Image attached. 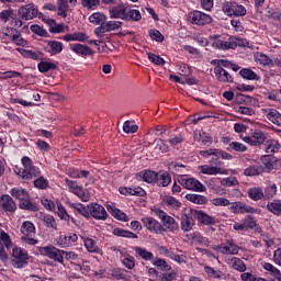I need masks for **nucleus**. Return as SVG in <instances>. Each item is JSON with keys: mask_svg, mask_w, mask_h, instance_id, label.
<instances>
[{"mask_svg": "<svg viewBox=\"0 0 281 281\" xmlns=\"http://www.w3.org/2000/svg\"><path fill=\"white\" fill-rule=\"evenodd\" d=\"M119 192L121 194H124L125 196H146V191L142 189V187H134V188L121 187L119 189Z\"/></svg>", "mask_w": 281, "mask_h": 281, "instance_id": "5701e85b", "label": "nucleus"}, {"mask_svg": "<svg viewBox=\"0 0 281 281\" xmlns=\"http://www.w3.org/2000/svg\"><path fill=\"white\" fill-rule=\"evenodd\" d=\"M59 240H61L64 245H67L69 247V245H75L78 241V235L74 233H68L66 235H61L59 237Z\"/></svg>", "mask_w": 281, "mask_h": 281, "instance_id": "09e8293b", "label": "nucleus"}, {"mask_svg": "<svg viewBox=\"0 0 281 281\" xmlns=\"http://www.w3.org/2000/svg\"><path fill=\"white\" fill-rule=\"evenodd\" d=\"M40 252L42 256H46V258L54 260V262H59V265L65 262V250H60L54 246L42 247Z\"/></svg>", "mask_w": 281, "mask_h": 281, "instance_id": "423d86ee", "label": "nucleus"}, {"mask_svg": "<svg viewBox=\"0 0 281 281\" xmlns=\"http://www.w3.org/2000/svg\"><path fill=\"white\" fill-rule=\"evenodd\" d=\"M66 186L69 188V191L72 194H76L81 201L87 203L91 199V194H89V191L87 189H83L78 182L66 179Z\"/></svg>", "mask_w": 281, "mask_h": 281, "instance_id": "6e6552de", "label": "nucleus"}, {"mask_svg": "<svg viewBox=\"0 0 281 281\" xmlns=\"http://www.w3.org/2000/svg\"><path fill=\"white\" fill-rule=\"evenodd\" d=\"M256 63H259V65L273 67V59L269 58V56L265 54L257 55Z\"/></svg>", "mask_w": 281, "mask_h": 281, "instance_id": "0e129e2a", "label": "nucleus"}, {"mask_svg": "<svg viewBox=\"0 0 281 281\" xmlns=\"http://www.w3.org/2000/svg\"><path fill=\"white\" fill-rule=\"evenodd\" d=\"M12 266L15 269H23L27 265L29 256H27V250L23 248L15 247L12 250Z\"/></svg>", "mask_w": 281, "mask_h": 281, "instance_id": "9d476101", "label": "nucleus"}, {"mask_svg": "<svg viewBox=\"0 0 281 281\" xmlns=\"http://www.w3.org/2000/svg\"><path fill=\"white\" fill-rule=\"evenodd\" d=\"M45 52L50 56H56L63 52V42L49 41L45 46Z\"/></svg>", "mask_w": 281, "mask_h": 281, "instance_id": "cd10ccee", "label": "nucleus"}, {"mask_svg": "<svg viewBox=\"0 0 281 281\" xmlns=\"http://www.w3.org/2000/svg\"><path fill=\"white\" fill-rule=\"evenodd\" d=\"M110 19H122V21H125L126 19V5L124 3H121L116 7H112L109 10Z\"/></svg>", "mask_w": 281, "mask_h": 281, "instance_id": "4be33fe9", "label": "nucleus"}, {"mask_svg": "<svg viewBox=\"0 0 281 281\" xmlns=\"http://www.w3.org/2000/svg\"><path fill=\"white\" fill-rule=\"evenodd\" d=\"M0 210L7 214H14L16 212V202L8 194L0 196Z\"/></svg>", "mask_w": 281, "mask_h": 281, "instance_id": "6ab92c4d", "label": "nucleus"}, {"mask_svg": "<svg viewBox=\"0 0 281 281\" xmlns=\"http://www.w3.org/2000/svg\"><path fill=\"white\" fill-rule=\"evenodd\" d=\"M187 201L195 203L196 205H205L207 203V198L205 195L189 193L186 195Z\"/></svg>", "mask_w": 281, "mask_h": 281, "instance_id": "ea45409f", "label": "nucleus"}, {"mask_svg": "<svg viewBox=\"0 0 281 281\" xmlns=\"http://www.w3.org/2000/svg\"><path fill=\"white\" fill-rule=\"evenodd\" d=\"M198 170L202 175H209L211 177H216V175H227V169L216 167V166H210V165L199 166Z\"/></svg>", "mask_w": 281, "mask_h": 281, "instance_id": "412c9836", "label": "nucleus"}, {"mask_svg": "<svg viewBox=\"0 0 281 281\" xmlns=\"http://www.w3.org/2000/svg\"><path fill=\"white\" fill-rule=\"evenodd\" d=\"M276 194H278V186H276V183L268 184L265 188V192H263L265 199L271 200L273 199V196H276Z\"/></svg>", "mask_w": 281, "mask_h": 281, "instance_id": "603ef678", "label": "nucleus"}, {"mask_svg": "<svg viewBox=\"0 0 281 281\" xmlns=\"http://www.w3.org/2000/svg\"><path fill=\"white\" fill-rule=\"evenodd\" d=\"M122 27V22L120 21H108L104 22L101 26L94 29V34L98 38L102 37V34H106V32H114V30H120Z\"/></svg>", "mask_w": 281, "mask_h": 281, "instance_id": "dca6fc26", "label": "nucleus"}, {"mask_svg": "<svg viewBox=\"0 0 281 281\" xmlns=\"http://www.w3.org/2000/svg\"><path fill=\"white\" fill-rule=\"evenodd\" d=\"M222 10L227 16H245L247 14V9L237 2H224Z\"/></svg>", "mask_w": 281, "mask_h": 281, "instance_id": "0eeeda50", "label": "nucleus"}, {"mask_svg": "<svg viewBox=\"0 0 281 281\" xmlns=\"http://www.w3.org/2000/svg\"><path fill=\"white\" fill-rule=\"evenodd\" d=\"M10 19H14V9L9 8L0 12V21L1 23H8Z\"/></svg>", "mask_w": 281, "mask_h": 281, "instance_id": "680f3d73", "label": "nucleus"}, {"mask_svg": "<svg viewBox=\"0 0 281 281\" xmlns=\"http://www.w3.org/2000/svg\"><path fill=\"white\" fill-rule=\"evenodd\" d=\"M213 249L214 251H220V254H223L224 256H238V251H240V247L233 241L214 246Z\"/></svg>", "mask_w": 281, "mask_h": 281, "instance_id": "f3484780", "label": "nucleus"}, {"mask_svg": "<svg viewBox=\"0 0 281 281\" xmlns=\"http://www.w3.org/2000/svg\"><path fill=\"white\" fill-rule=\"evenodd\" d=\"M261 166L263 167V172H273V170H280L281 168V160L280 158L273 155H265L260 158Z\"/></svg>", "mask_w": 281, "mask_h": 281, "instance_id": "1a4fd4ad", "label": "nucleus"}, {"mask_svg": "<svg viewBox=\"0 0 281 281\" xmlns=\"http://www.w3.org/2000/svg\"><path fill=\"white\" fill-rule=\"evenodd\" d=\"M180 225L182 232H192V228L194 227V218L189 215H182Z\"/></svg>", "mask_w": 281, "mask_h": 281, "instance_id": "58836bf2", "label": "nucleus"}, {"mask_svg": "<svg viewBox=\"0 0 281 281\" xmlns=\"http://www.w3.org/2000/svg\"><path fill=\"white\" fill-rule=\"evenodd\" d=\"M211 40L213 47L216 49H236L240 45V40H236L235 37L225 40L221 35H213Z\"/></svg>", "mask_w": 281, "mask_h": 281, "instance_id": "7ed1b4c3", "label": "nucleus"}, {"mask_svg": "<svg viewBox=\"0 0 281 281\" xmlns=\"http://www.w3.org/2000/svg\"><path fill=\"white\" fill-rule=\"evenodd\" d=\"M108 210L109 212H111L114 218H117V221H123L125 223L126 221H128V216L124 212H122L120 209H115V206L108 205Z\"/></svg>", "mask_w": 281, "mask_h": 281, "instance_id": "a18cd8bd", "label": "nucleus"}, {"mask_svg": "<svg viewBox=\"0 0 281 281\" xmlns=\"http://www.w3.org/2000/svg\"><path fill=\"white\" fill-rule=\"evenodd\" d=\"M156 183L159 188H168L172 183V177L167 171L157 173Z\"/></svg>", "mask_w": 281, "mask_h": 281, "instance_id": "7c9ffc66", "label": "nucleus"}, {"mask_svg": "<svg viewBox=\"0 0 281 281\" xmlns=\"http://www.w3.org/2000/svg\"><path fill=\"white\" fill-rule=\"evenodd\" d=\"M191 238L193 243H196L198 245H202L204 247H207L210 245V239L203 237L201 233H193L191 235Z\"/></svg>", "mask_w": 281, "mask_h": 281, "instance_id": "13d9d810", "label": "nucleus"}, {"mask_svg": "<svg viewBox=\"0 0 281 281\" xmlns=\"http://www.w3.org/2000/svg\"><path fill=\"white\" fill-rule=\"evenodd\" d=\"M83 243H85V247H86L87 251H89V254H98V251H100L98 244L92 238L87 237L83 239Z\"/></svg>", "mask_w": 281, "mask_h": 281, "instance_id": "de8ad7c7", "label": "nucleus"}, {"mask_svg": "<svg viewBox=\"0 0 281 281\" xmlns=\"http://www.w3.org/2000/svg\"><path fill=\"white\" fill-rule=\"evenodd\" d=\"M20 210H26L27 212H38V205L26 198L19 203Z\"/></svg>", "mask_w": 281, "mask_h": 281, "instance_id": "e433bc0d", "label": "nucleus"}, {"mask_svg": "<svg viewBox=\"0 0 281 281\" xmlns=\"http://www.w3.org/2000/svg\"><path fill=\"white\" fill-rule=\"evenodd\" d=\"M10 194L11 196H13V199H16L20 202L25 201V199H30V193L27 192V190L21 187H15L11 189Z\"/></svg>", "mask_w": 281, "mask_h": 281, "instance_id": "c756f323", "label": "nucleus"}, {"mask_svg": "<svg viewBox=\"0 0 281 281\" xmlns=\"http://www.w3.org/2000/svg\"><path fill=\"white\" fill-rule=\"evenodd\" d=\"M125 21H142V12L137 9H131L125 13Z\"/></svg>", "mask_w": 281, "mask_h": 281, "instance_id": "8fccbe9b", "label": "nucleus"}, {"mask_svg": "<svg viewBox=\"0 0 281 281\" xmlns=\"http://www.w3.org/2000/svg\"><path fill=\"white\" fill-rule=\"evenodd\" d=\"M189 21L193 25H209L212 23V16L201 11H193L189 13Z\"/></svg>", "mask_w": 281, "mask_h": 281, "instance_id": "ddd939ff", "label": "nucleus"}, {"mask_svg": "<svg viewBox=\"0 0 281 281\" xmlns=\"http://www.w3.org/2000/svg\"><path fill=\"white\" fill-rule=\"evenodd\" d=\"M195 217L203 225H214L216 223L213 216L205 214L203 211H195Z\"/></svg>", "mask_w": 281, "mask_h": 281, "instance_id": "72a5a7b5", "label": "nucleus"}, {"mask_svg": "<svg viewBox=\"0 0 281 281\" xmlns=\"http://www.w3.org/2000/svg\"><path fill=\"white\" fill-rule=\"evenodd\" d=\"M71 210H75V212H78L81 216H85V218H90V209L89 205L85 206L80 203H71L70 204Z\"/></svg>", "mask_w": 281, "mask_h": 281, "instance_id": "a19ab883", "label": "nucleus"}, {"mask_svg": "<svg viewBox=\"0 0 281 281\" xmlns=\"http://www.w3.org/2000/svg\"><path fill=\"white\" fill-rule=\"evenodd\" d=\"M229 210L233 214H258V210L243 202L231 203Z\"/></svg>", "mask_w": 281, "mask_h": 281, "instance_id": "aec40b11", "label": "nucleus"}, {"mask_svg": "<svg viewBox=\"0 0 281 281\" xmlns=\"http://www.w3.org/2000/svg\"><path fill=\"white\" fill-rule=\"evenodd\" d=\"M180 186L186 190H191V192H205L207 189L201 181L195 178H190L188 176H180L178 179Z\"/></svg>", "mask_w": 281, "mask_h": 281, "instance_id": "39448f33", "label": "nucleus"}, {"mask_svg": "<svg viewBox=\"0 0 281 281\" xmlns=\"http://www.w3.org/2000/svg\"><path fill=\"white\" fill-rule=\"evenodd\" d=\"M0 241L4 247H7V249H10V247H12V239L10 238V235L4 231H0Z\"/></svg>", "mask_w": 281, "mask_h": 281, "instance_id": "69168bd1", "label": "nucleus"}, {"mask_svg": "<svg viewBox=\"0 0 281 281\" xmlns=\"http://www.w3.org/2000/svg\"><path fill=\"white\" fill-rule=\"evenodd\" d=\"M20 240L24 247H34V245H38V239H36V226H34V223L30 221L23 222L20 228Z\"/></svg>", "mask_w": 281, "mask_h": 281, "instance_id": "f03ea898", "label": "nucleus"}, {"mask_svg": "<svg viewBox=\"0 0 281 281\" xmlns=\"http://www.w3.org/2000/svg\"><path fill=\"white\" fill-rule=\"evenodd\" d=\"M227 263L231 265L233 269L240 271L241 273L247 271V266H245V262L240 258L232 257L231 259H227Z\"/></svg>", "mask_w": 281, "mask_h": 281, "instance_id": "473e14b6", "label": "nucleus"}, {"mask_svg": "<svg viewBox=\"0 0 281 281\" xmlns=\"http://www.w3.org/2000/svg\"><path fill=\"white\" fill-rule=\"evenodd\" d=\"M112 234L120 236L121 238H137V235L131 231H124L122 228H114Z\"/></svg>", "mask_w": 281, "mask_h": 281, "instance_id": "864d4df0", "label": "nucleus"}, {"mask_svg": "<svg viewBox=\"0 0 281 281\" xmlns=\"http://www.w3.org/2000/svg\"><path fill=\"white\" fill-rule=\"evenodd\" d=\"M57 215L60 218V221H65L68 225L72 223L74 225H80V222L77 221L74 217H70L69 213H67V210L63 204L57 205Z\"/></svg>", "mask_w": 281, "mask_h": 281, "instance_id": "b1692460", "label": "nucleus"}, {"mask_svg": "<svg viewBox=\"0 0 281 281\" xmlns=\"http://www.w3.org/2000/svg\"><path fill=\"white\" fill-rule=\"evenodd\" d=\"M89 22L92 23V25H100L99 27H102V25L106 23V15L102 12L92 13L89 16Z\"/></svg>", "mask_w": 281, "mask_h": 281, "instance_id": "f704fd0d", "label": "nucleus"}, {"mask_svg": "<svg viewBox=\"0 0 281 281\" xmlns=\"http://www.w3.org/2000/svg\"><path fill=\"white\" fill-rule=\"evenodd\" d=\"M67 12H69V4H67L64 0H58V3H57L58 16H63V19H67Z\"/></svg>", "mask_w": 281, "mask_h": 281, "instance_id": "3c124183", "label": "nucleus"}, {"mask_svg": "<svg viewBox=\"0 0 281 281\" xmlns=\"http://www.w3.org/2000/svg\"><path fill=\"white\" fill-rule=\"evenodd\" d=\"M70 49L75 54H78V56H93V49L87 45L71 44Z\"/></svg>", "mask_w": 281, "mask_h": 281, "instance_id": "bb28decb", "label": "nucleus"}, {"mask_svg": "<svg viewBox=\"0 0 281 281\" xmlns=\"http://www.w3.org/2000/svg\"><path fill=\"white\" fill-rule=\"evenodd\" d=\"M137 181H145V183H156L157 182V172L151 170L140 171L136 176Z\"/></svg>", "mask_w": 281, "mask_h": 281, "instance_id": "a878e982", "label": "nucleus"}, {"mask_svg": "<svg viewBox=\"0 0 281 281\" xmlns=\"http://www.w3.org/2000/svg\"><path fill=\"white\" fill-rule=\"evenodd\" d=\"M239 76L245 80H260V76L249 68H243L239 71Z\"/></svg>", "mask_w": 281, "mask_h": 281, "instance_id": "37998d69", "label": "nucleus"}, {"mask_svg": "<svg viewBox=\"0 0 281 281\" xmlns=\"http://www.w3.org/2000/svg\"><path fill=\"white\" fill-rule=\"evenodd\" d=\"M50 34H65V32H69V26L65 25V23H56L53 27L49 29Z\"/></svg>", "mask_w": 281, "mask_h": 281, "instance_id": "bf43d9fd", "label": "nucleus"}, {"mask_svg": "<svg viewBox=\"0 0 281 281\" xmlns=\"http://www.w3.org/2000/svg\"><path fill=\"white\" fill-rule=\"evenodd\" d=\"M21 161L23 168L15 167V175L23 179V181L35 179L33 183L37 190H47V188H49V181L45 177L41 176V170L34 166L32 159L27 156H24Z\"/></svg>", "mask_w": 281, "mask_h": 281, "instance_id": "f257e3e1", "label": "nucleus"}, {"mask_svg": "<svg viewBox=\"0 0 281 281\" xmlns=\"http://www.w3.org/2000/svg\"><path fill=\"white\" fill-rule=\"evenodd\" d=\"M41 218L45 227H47L48 229H56V220L52 215H42Z\"/></svg>", "mask_w": 281, "mask_h": 281, "instance_id": "e2e57ef3", "label": "nucleus"}, {"mask_svg": "<svg viewBox=\"0 0 281 281\" xmlns=\"http://www.w3.org/2000/svg\"><path fill=\"white\" fill-rule=\"evenodd\" d=\"M214 74L220 82H234V79L229 76V72L221 66L214 68Z\"/></svg>", "mask_w": 281, "mask_h": 281, "instance_id": "c85d7f7f", "label": "nucleus"}, {"mask_svg": "<svg viewBox=\"0 0 281 281\" xmlns=\"http://www.w3.org/2000/svg\"><path fill=\"white\" fill-rule=\"evenodd\" d=\"M266 207L274 216H281V200H272L267 203Z\"/></svg>", "mask_w": 281, "mask_h": 281, "instance_id": "c9c22d12", "label": "nucleus"}, {"mask_svg": "<svg viewBox=\"0 0 281 281\" xmlns=\"http://www.w3.org/2000/svg\"><path fill=\"white\" fill-rule=\"evenodd\" d=\"M267 119L272 122V124H276L277 126H281V114L276 109L269 110L267 114Z\"/></svg>", "mask_w": 281, "mask_h": 281, "instance_id": "49530a36", "label": "nucleus"}, {"mask_svg": "<svg viewBox=\"0 0 281 281\" xmlns=\"http://www.w3.org/2000/svg\"><path fill=\"white\" fill-rule=\"evenodd\" d=\"M247 194L251 201H260L265 199V191L261 187H252L247 190Z\"/></svg>", "mask_w": 281, "mask_h": 281, "instance_id": "2f4dec72", "label": "nucleus"}, {"mask_svg": "<svg viewBox=\"0 0 281 281\" xmlns=\"http://www.w3.org/2000/svg\"><path fill=\"white\" fill-rule=\"evenodd\" d=\"M134 251L137 254V256H139V258L146 261H150L153 258H155V255H153V252L148 251L146 248L135 247Z\"/></svg>", "mask_w": 281, "mask_h": 281, "instance_id": "c03bdc74", "label": "nucleus"}, {"mask_svg": "<svg viewBox=\"0 0 281 281\" xmlns=\"http://www.w3.org/2000/svg\"><path fill=\"white\" fill-rule=\"evenodd\" d=\"M245 177H262L265 167L262 165H251L244 170Z\"/></svg>", "mask_w": 281, "mask_h": 281, "instance_id": "393cba45", "label": "nucleus"}, {"mask_svg": "<svg viewBox=\"0 0 281 281\" xmlns=\"http://www.w3.org/2000/svg\"><path fill=\"white\" fill-rule=\"evenodd\" d=\"M228 150H234L235 153H247V147L240 142H232L228 144Z\"/></svg>", "mask_w": 281, "mask_h": 281, "instance_id": "052dcab7", "label": "nucleus"}, {"mask_svg": "<svg viewBox=\"0 0 281 281\" xmlns=\"http://www.w3.org/2000/svg\"><path fill=\"white\" fill-rule=\"evenodd\" d=\"M18 14L22 21H32L38 16V7L34 3H29L18 9Z\"/></svg>", "mask_w": 281, "mask_h": 281, "instance_id": "9b49d317", "label": "nucleus"}, {"mask_svg": "<svg viewBox=\"0 0 281 281\" xmlns=\"http://www.w3.org/2000/svg\"><path fill=\"white\" fill-rule=\"evenodd\" d=\"M204 271H205L206 276H209L213 280H221L223 278V272H221V270H215L214 268H212L210 266H205Z\"/></svg>", "mask_w": 281, "mask_h": 281, "instance_id": "5fc2aeb1", "label": "nucleus"}, {"mask_svg": "<svg viewBox=\"0 0 281 281\" xmlns=\"http://www.w3.org/2000/svg\"><path fill=\"white\" fill-rule=\"evenodd\" d=\"M240 139L249 146H261L263 142H267V134L261 131H255L250 136H240Z\"/></svg>", "mask_w": 281, "mask_h": 281, "instance_id": "4468645a", "label": "nucleus"}, {"mask_svg": "<svg viewBox=\"0 0 281 281\" xmlns=\"http://www.w3.org/2000/svg\"><path fill=\"white\" fill-rule=\"evenodd\" d=\"M37 69L41 74H47V71L58 69V64L56 61H41L37 65Z\"/></svg>", "mask_w": 281, "mask_h": 281, "instance_id": "4c0bfd02", "label": "nucleus"}, {"mask_svg": "<svg viewBox=\"0 0 281 281\" xmlns=\"http://www.w3.org/2000/svg\"><path fill=\"white\" fill-rule=\"evenodd\" d=\"M151 212L155 214V216L160 218L164 227H167V229L169 232H178L179 231V224L177 223L175 217L167 215V213L164 210H161L159 207H154V209H151Z\"/></svg>", "mask_w": 281, "mask_h": 281, "instance_id": "20e7f679", "label": "nucleus"}, {"mask_svg": "<svg viewBox=\"0 0 281 281\" xmlns=\"http://www.w3.org/2000/svg\"><path fill=\"white\" fill-rule=\"evenodd\" d=\"M138 128L139 127L136 124H133V122H131V121H126L123 124V131H124V133H127V134L137 133Z\"/></svg>", "mask_w": 281, "mask_h": 281, "instance_id": "774afa93", "label": "nucleus"}, {"mask_svg": "<svg viewBox=\"0 0 281 281\" xmlns=\"http://www.w3.org/2000/svg\"><path fill=\"white\" fill-rule=\"evenodd\" d=\"M88 210H90V216H92V218H95V221H106V218L109 217L106 210L101 204L90 203L88 205Z\"/></svg>", "mask_w": 281, "mask_h": 281, "instance_id": "a211bd4d", "label": "nucleus"}, {"mask_svg": "<svg viewBox=\"0 0 281 281\" xmlns=\"http://www.w3.org/2000/svg\"><path fill=\"white\" fill-rule=\"evenodd\" d=\"M140 221L144 227L151 232V234H164V226L155 217H143Z\"/></svg>", "mask_w": 281, "mask_h": 281, "instance_id": "2eb2a0df", "label": "nucleus"}, {"mask_svg": "<svg viewBox=\"0 0 281 281\" xmlns=\"http://www.w3.org/2000/svg\"><path fill=\"white\" fill-rule=\"evenodd\" d=\"M201 157H212L209 161L210 164H216L218 159H232V155L229 153L223 151L222 149L210 148L206 150L200 151Z\"/></svg>", "mask_w": 281, "mask_h": 281, "instance_id": "f8f14e48", "label": "nucleus"}, {"mask_svg": "<svg viewBox=\"0 0 281 281\" xmlns=\"http://www.w3.org/2000/svg\"><path fill=\"white\" fill-rule=\"evenodd\" d=\"M81 5L88 10H97L98 5H100V0H81Z\"/></svg>", "mask_w": 281, "mask_h": 281, "instance_id": "338daca9", "label": "nucleus"}, {"mask_svg": "<svg viewBox=\"0 0 281 281\" xmlns=\"http://www.w3.org/2000/svg\"><path fill=\"white\" fill-rule=\"evenodd\" d=\"M280 150V143L276 139H268L266 142V153L271 154V153H278Z\"/></svg>", "mask_w": 281, "mask_h": 281, "instance_id": "6e6d98bb", "label": "nucleus"}, {"mask_svg": "<svg viewBox=\"0 0 281 281\" xmlns=\"http://www.w3.org/2000/svg\"><path fill=\"white\" fill-rule=\"evenodd\" d=\"M262 268L265 269V271H268V273H270V276H273V278L281 277L280 270L277 269L276 266H273L270 262H263Z\"/></svg>", "mask_w": 281, "mask_h": 281, "instance_id": "4d7b16f0", "label": "nucleus"}, {"mask_svg": "<svg viewBox=\"0 0 281 281\" xmlns=\"http://www.w3.org/2000/svg\"><path fill=\"white\" fill-rule=\"evenodd\" d=\"M162 203H164V205H166L170 210H179V207H181V202L179 200H177L176 198H172L170 195H166L162 199Z\"/></svg>", "mask_w": 281, "mask_h": 281, "instance_id": "79ce46f5", "label": "nucleus"}]
</instances>
